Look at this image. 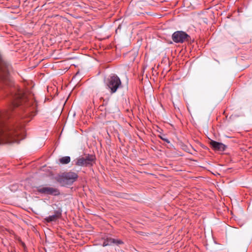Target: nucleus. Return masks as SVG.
<instances>
[{"mask_svg":"<svg viewBox=\"0 0 252 252\" xmlns=\"http://www.w3.org/2000/svg\"><path fill=\"white\" fill-rule=\"evenodd\" d=\"M7 115L0 111V144L18 142L17 137L20 133L18 126L6 123Z\"/></svg>","mask_w":252,"mask_h":252,"instance_id":"obj_1","label":"nucleus"},{"mask_svg":"<svg viewBox=\"0 0 252 252\" xmlns=\"http://www.w3.org/2000/svg\"><path fill=\"white\" fill-rule=\"evenodd\" d=\"M32 103L33 105L32 100L28 97L27 94L21 90H18V93L13 96L12 105L13 107H17L20 105L29 106Z\"/></svg>","mask_w":252,"mask_h":252,"instance_id":"obj_2","label":"nucleus"},{"mask_svg":"<svg viewBox=\"0 0 252 252\" xmlns=\"http://www.w3.org/2000/svg\"><path fill=\"white\" fill-rule=\"evenodd\" d=\"M78 178V174L74 172H65L56 177V181L62 186L72 184Z\"/></svg>","mask_w":252,"mask_h":252,"instance_id":"obj_3","label":"nucleus"},{"mask_svg":"<svg viewBox=\"0 0 252 252\" xmlns=\"http://www.w3.org/2000/svg\"><path fill=\"white\" fill-rule=\"evenodd\" d=\"M11 69V65L0 58V79L6 84L10 81L9 74Z\"/></svg>","mask_w":252,"mask_h":252,"instance_id":"obj_4","label":"nucleus"},{"mask_svg":"<svg viewBox=\"0 0 252 252\" xmlns=\"http://www.w3.org/2000/svg\"><path fill=\"white\" fill-rule=\"evenodd\" d=\"M121 85L120 79L116 75L110 76L107 80L106 86L108 89H110L112 94L115 93Z\"/></svg>","mask_w":252,"mask_h":252,"instance_id":"obj_5","label":"nucleus"},{"mask_svg":"<svg viewBox=\"0 0 252 252\" xmlns=\"http://www.w3.org/2000/svg\"><path fill=\"white\" fill-rule=\"evenodd\" d=\"M95 157L94 155H90L84 157H80L77 159L76 165L80 166H88L92 165L94 162Z\"/></svg>","mask_w":252,"mask_h":252,"instance_id":"obj_6","label":"nucleus"},{"mask_svg":"<svg viewBox=\"0 0 252 252\" xmlns=\"http://www.w3.org/2000/svg\"><path fill=\"white\" fill-rule=\"evenodd\" d=\"M190 36L185 32L177 31L174 32L172 35V40L176 43H183L189 40Z\"/></svg>","mask_w":252,"mask_h":252,"instance_id":"obj_7","label":"nucleus"},{"mask_svg":"<svg viewBox=\"0 0 252 252\" xmlns=\"http://www.w3.org/2000/svg\"><path fill=\"white\" fill-rule=\"evenodd\" d=\"M37 190L40 193L48 195H58L60 194L58 189L48 187H39Z\"/></svg>","mask_w":252,"mask_h":252,"instance_id":"obj_8","label":"nucleus"},{"mask_svg":"<svg viewBox=\"0 0 252 252\" xmlns=\"http://www.w3.org/2000/svg\"><path fill=\"white\" fill-rule=\"evenodd\" d=\"M210 145L212 148L216 151L223 152L225 151L226 146L222 143L218 142L212 140L210 142Z\"/></svg>","mask_w":252,"mask_h":252,"instance_id":"obj_9","label":"nucleus"},{"mask_svg":"<svg viewBox=\"0 0 252 252\" xmlns=\"http://www.w3.org/2000/svg\"><path fill=\"white\" fill-rule=\"evenodd\" d=\"M123 244V242L119 239H115L112 238H108L105 239L103 243V246L112 245L113 244L120 245Z\"/></svg>","mask_w":252,"mask_h":252,"instance_id":"obj_10","label":"nucleus"},{"mask_svg":"<svg viewBox=\"0 0 252 252\" xmlns=\"http://www.w3.org/2000/svg\"><path fill=\"white\" fill-rule=\"evenodd\" d=\"M62 215L61 212L59 211H56L55 212V213L53 215L49 216L45 218V220L48 222L55 221L58 219H59Z\"/></svg>","mask_w":252,"mask_h":252,"instance_id":"obj_11","label":"nucleus"},{"mask_svg":"<svg viewBox=\"0 0 252 252\" xmlns=\"http://www.w3.org/2000/svg\"><path fill=\"white\" fill-rule=\"evenodd\" d=\"M70 161V158L68 156L63 157L60 159L62 164H67Z\"/></svg>","mask_w":252,"mask_h":252,"instance_id":"obj_12","label":"nucleus"},{"mask_svg":"<svg viewBox=\"0 0 252 252\" xmlns=\"http://www.w3.org/2000/svg\"><path fill=\"white\" fill-rule=\"evenodd\" d=\"M163 139L164 141H167V142H169V141H168V140H167V139Z\"/></svg>","mask_w":252,"mask_h":252,"instance_id":"obj_13","label":"nucleus"}]
</instances>
